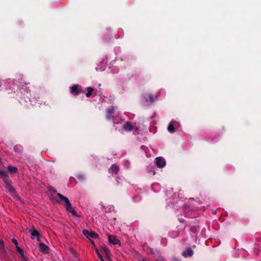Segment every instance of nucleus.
Listing matches in <instances>:
<instances>
[{
    "mask_svg": "<svg viewBox=\"0 0 261 261\" xmlns=\"http://www.w3.org/2000/svg\"><path fill=\"white\" fill-rule=\"evenodd\" d=\"M22 90H23L24 92H26L27 94H30L31 93V90L29 87H25V88H22Z\"/></svg>",
    "mask_w": 261,
    "mask_h": 261,
    "instance_id": "nucleus-22",
    "label": "nucleus"
},
{
    "mask_svg": "<svg viewBox=\"0 0 261 261\" xmlns=\"http://www.w3.org/2000/svg\"><path fill=\"white\" fill-rule=\"evenodd\" d=\"M123 128L127 132H130L133 129V125L129 121H126L123 125Z\"/></svg>",
    "mask_w": 261,
    "mask_h": 261,
    "instance_id": "nucleus-10",
    "label": "nucleus"
},
{
    "mask_svg": "<svg viewBox=\"0 0 261 261\" xmlns=\"http://www.w3.org/2000/svg\"><path fill=\"white\" fill-rule=\"evenodd\" d=\"M103 252L107 255L109 252V249L107 247H103L102 248Z\"/></svg>",
    "mask_w": 261,
    "mask_h": 261,
    "instance_id": "nucleus-23",
    "label": "nucleus"
},
{
    "mask_svg": "<svg viewBox=\"0 0 261 261\" xmlns=\"http://www.w3.org/2000/svg\"><path fill=\"white\" fill-rule=\"evenodd\" d=\"M0 251L3 254L4 258H6L7 254L5 248V244L3 239L0 237Z\"/></svg>",
    "mask_w": 261,
    "mask_h": 261,
    "instance_id": "nucleus-5",
    "label": "nucleus"
},
{
    "mask_svg": "<svg viewBox=\"0 0 261 261\" xmlns=\"http://www.w3.org/2000/svg\"><path fill=\"white\" fill-rule=\"evenodd\" d=\"M155 171H152V174H153V175H155Z\"/></svg>",
    "mask_w": 261,
    "mask_h": 261,
    "instance_id": "nucleus-30",
    "label": "nucleus"
},
{
    "mask_svg": "<svg viewBox=\"0 0 261 261\" xmlns=\"http://www.w3.org/2000/svg\"><path fill=\"white\" fill-rule=\"evenodd\" d=\"M94 89L92 87H89L87 88V93L86 94L87 97H90L92 94Z\"/></svg>",
    "mask_w": 261,
    "mask_h": 261,
    "instance_id": "nucleus-16",
    "label": "nucleus"
},
{
    "mask_svg": "<svg viewBox=\"0 0 261 261\" xmlns=\"http://www.w3.org/2000/svg\"><path fill=\"white\" fill-rule=\"evenodd\" d=\"M141 261H146V258L145 257H142Z\"/></svg>",
    "mask_w": 261,
    "mask_h": 261,
    "instance_id": "nucleus-27",
    "label": "nucleus"
},
{
    "mask_svg": "<svg viewBox=\"0 0 261 261\" xmlns=\"http://www.w3.org/2000/svg\"><path fill=\"white\" fill-rule=\"evenodd\" d=\"M151 252L153 253V251L152 250H150Z\"/></svg>",
    "mask_w": 261,
    "mask_h": 261,
    "instance_id": "nucleus-31",
    "label": "nucleus"
},
{
    "mask_svg": "<svg viewBox=\"0 0 261 261\" xmlns=\"http://www.w3.org/2000/svg\"><path fill=\"white\" fill-rule=\"evenodd\" d=\"M114 111V109H113V107H112V108H110V109H108L107 112H108V113L109 114H113V113Z\"/></svg>",
    "mask_w": 261,
    "mask_h": 261,
    "instance_id": "nucleus-25",
    "label": "nucleus"
},
{
    "mask_svg": "<svg viewBox=\"0 0 261 261\" xmlns=\"http://www.w3.org/2000/svg\"><path fill=\"white\" fill-rule=\"evenodd\" d=\"M118 179H119V178H116V180H117V182H118V183L119 182V180H118Z\"/></svg>",
    "mask_w": 261,
    "mask_h": 261,
    "instance_id": "nucleus-29",
    "label": "nucleus"
},
{
    "mask_svg": "<svg viewBox=\"0 0 261 261\" xmlns=\"http://www.w3.org/2000/svg\"><path fill=\"white\" fill-rule=\"evenodd\" d=\"M119 171V167L115 164H113L110 168L109 169V172L110 173H114L116 174Z\"/></svg>",
    "mask_w": 261,
    "mask_h": 261,
    "instance_id": "nucleus-11",
    "label": "nucleus"
},
{
    "mask_svg": "<svg viewBox=\"0 0 261 261\" xmlns=\"http://www.w3.org/2000/svg\"><path fill=\"white\" fill-rule=\"evenodd\" d=\"M8 171L11 173H16L18 169L16 167L12 166H8Z\"/></svg>",
    "mask_w": 261,
    "mask_h": 261,
    "instance_id": "nucleus-15",
    "label": "nucleus"
},
{
    "mask_svg": "<svg viewBox=\"0 0 261 261\" xmlns=\"http://www.w3.org/2000/svg\"><path fill=\"white\" fill-rule=\"evenodd\" d=\"M16 248L17 251L20 254V255L21 256L22 261H27V259L24 255L23 250L21 248H20L18 246H17L16 247Z\"/></svg>",
    "mask_w": 261,
    "mask_h": 261,
    "instance_id": "nucleus-13",
    "label": "nucleus"
},
{
    "mask_svg": "<svg viewBox=\"0 0 261 261\" xmlns=\"http://www.w3.org/2000/svg\"><path fill=\"white\" fill-rule=\"evenodd\" d=\"M30 233L31 234V236H32L31 238L32 239L34 237H36L37 238L38 241H39V242L40 241V240L39 239L40 234H39V233L38 232V231L36 229L33 228L32 229H31L30 230Z\"/></svg>",
    "mask_w": 261,
    "mask_h": 261,
    "instance_id": "nucleus-12",
    "label": "nucleus"
},
{
    "mask_svg": "<svg viewBox=\"0 0 261 261\" xmlns=\"http://www.w3.org/2000/svg\"><path fill=\"white\" fill-rule=\"evenodd\" d=\"M84 90L81 86L74 85L70 88V93L75 96L79 95L81 93H84Z\"/></svg>",
    "mask_w": 261,
    "mask_h": 261,
    "instance_id": "nucleus-3",
    "label": "nucleus"
},
{
    "mask_svg": "<svg viewBox=\"0 0 261 261\" xmlns=\"http://www.w3.org/2000/svg\"><path fill=\"white\" fill-rule=\"evenodd\" d=\"M0 176L4 178V179L7 178L8 174L4 170H0Z\"/></svg>",
    "mask_w": 261,
    "mask_h": 261,
    "instance_id": "nucleus-17",
    "label": "nucleus"
},
{
    "mask_svg": "<svg viewBox=\"0 0 261 261\" xmlns=\"http://www.w3.org/2000/svg\"><path fill=\"white\" fill-rule=\"evenodd\" d=\"M109 242L113 245L118 244L120 245V241L114 235H109L108 236Z\"/></svg>",
    "mask_w": 261,
    "mask_h": 261,
    "instance_id": "nucleus-7",
    "label": "nucleus"
},
{
    "mask_svg": "<svg viewBox=\"0 0 261 261\" xmlns=\"http://www.w3.org/2000/svg\"><path fill=\"white\" fill-rule=\"evenodd\" d=\"M4 186L5 187L8 192L11 194H13L15 193V189L12 186V181L8 178H5L3 179Z\"/></svg>",
    "mask_w": 261,
    "mask_h": 261,
    "instance_id": "nucleus-2",
    "label": "nucleus"
},
{
    "mask_svg": "<svg viewBox=\"0 0 261 261\" xmlns=\"http://www.w3.org/2000/svg\"><path fill=\"white\" fill-rule=\"evenodd\" d=\"M148 97L149 101L151 103H153L155 101L153 95L152 94H149L148 95Z\"/></svg>",
    "mask_w": 261,
    "mask_h": 261,
    "instance_id": "nucleus-21",
    "label": "nucleus"
},
{
    "mask_svg": "<svg viewBox=\"0 0 261 261\" xmlns=\"http://www.w3.org/2000/svg\"><path fill=\"white\" fill-rule=\"evenodd\" d=\"M168 130L170 133H173L175 132V128L173 124V121H171L168 126Z\"/></svg>",
    "mask_w": 261,
    "mask_h": 261,
    "instance_id": "nucleus-14",
    "label": "nucleus"
},
{
    "mask_svg": "<svg viewBox=\"0 0 261 261\" xmlns=\"http://www.w3.org/2000/svg\"><path fill=\"white\" fill-rule=\"evenodd\" d=\"M91 243L93 244V245H94V241L91 240Z\"/></svg>",
    "mask_w": 261,
    "mask_h": 261,
    "instance_id": "nucleus-28",
    "label": "nucleus"
},
{
    "mask_svg": "<svg viewBox=\"0 0 261 261\" xmlns=\"http://www.w3.org/2000/svg\"><path fill=\"white\" fill-rule=\"evenodd\" d=\"M193 254L194 252L191 247H187L181 253L184 257H191L193 256Z\"/></svg>",
    "mask_w": 261,
    "mask_h": 261,
    "instance_id": "nucleus-8",
    "label": "nucleus"
},
{
    "mask_svg": "<svg viewBox=\"0 0 261 261\" xmlns=\"http://www.w3.org/2000/svg\"><path fill=\"white\" fill-rule=\"evenodd\" d=\"M76 177L80 180H83L85 178V176L82 174H79L76 176Z\"/></svg>",
    "mask_w": 261,
    "mask_h": 261,
    "instance_id": "nucleus-24",
    "label": "nucleus"
},
{
    "mask_svg": "<svg viewBox=\"0 0 261 261\" xmlns=\"http://www.w3.org/2000/svg\"><path fill=\"white\" fill-rule=\"evenodd\" d=\"M12 242L15 245L16 247L18 246V242L16 239H12Z\"/></svg>",
    "mask_w": 261,
    "mask_h": 261,
    "instance_id": "nucleus-26",
    "label": "nucleus"
},
{
    "mask_svg": "<svg viewBox=\"0 0 261 261\" xmlns=\"http://www.w3.org/2000/svg\"><path fill=\"white\" fill-rule=\"evenodd\" d=\"M14 150L16 152H19L21 150V148L19 145H15L14 147Z\"/></svg>",
    "mask_w": 261,
    "mask_h": 261,
    "instance_id": "nucleus-20",
    "label": "nucleus"
},
{
    "mask_svg": "<svg viewBox=\"0 0 261 261\" xmlns=\"http://www.w3.org/2000/svg\"><path fill=\"white\" fill-rule=\"evenodd\" d=\"M48 191L50 192V193H57V190L56 189L52 187V186H49L48 188Z\"/></svg>",
    "mask_w": 261,
    "mask_h": 261,
    "instance_id": "nucleus-19",
    "label": "nucleus"
},
{
    "mask_svg": "<svg viewBox=\"0 0 261 261\" xmlns=\"http://www.w3.org/2000/svg\"><path fill=\"white\" fill-rule=\"evenodd\" d=\"M95 251H96V253L99 258V259L101 260V261H105L103 257H102V256L100 252V251L98 249H95Z\"/></svg>",
    "mask_w": 261,
    "mask_h": 261,
    "instance_id": "nucleus-18",
    "label": "nucleus"
},
{
    "mask_svg": "<svg viewBox=\"0 0 261 261\" xmlns=\"http://www.w3.org/2000/svg\"><path fill=\"white\" fill-rule=\"evenodd\" d=\"M57 195L62 201L64 202L66 209L68 212L71 213L74 216L80 217V215L72 208L71 204L67 197L59 193H57Z\"/></svg>",
    "mask_w": 261,
    "mask_h": 261,
    "instance_id": "nucleus-1",
    "label": "nucleus"
},
{
    "mask_svg": "<svg viewBox=\"0 0 261 261\" xmlns=\"http://www.w3.org/2000/svg\"><path fill=\"white\" fill-rule=\"evenodd\" d=\"M83 233L89 239H90V238L96 239L98 238V234L97 233L94 231H89L86 229L83 230Z\"/></svg>",
    "mask_w": 261,
    "mask_h": 261,
    "instance_id": "nucleus-4",
    "label": "nucleus"
},
{
    "mask_svg": "<svg viewBox=\"0 0 261 261\" xmlns=\"http://www.w3.org/2000/svg\"><path fill=\"white\" fill-rule=\"evenodd\" d=\"M39 249L40 251L44 253H48L49 248L48 246L43 243H40L39 246Z\"/></svg>",
    "mask_w": 261,
    "mask_h": 261,
    "instance_id": "nucleus-9",
    "label": "nucleus"
},
{
    "mask_svg": "<svg viewBox=\"0 0 261 261\" xmlns=\"http://www.w3.org/2000/svg\"><path fill=\"white\" fill-rule=\"evenodd\" d=\"M156 165L159 168H163L166 165V161L163 157H157L155 159Z\"/></svg>",
    "mask_w": 261,
    "mask_h": 261,
    "instance_id": "nucleus-6",
    "label": "nucleus"
}]
</instances>
